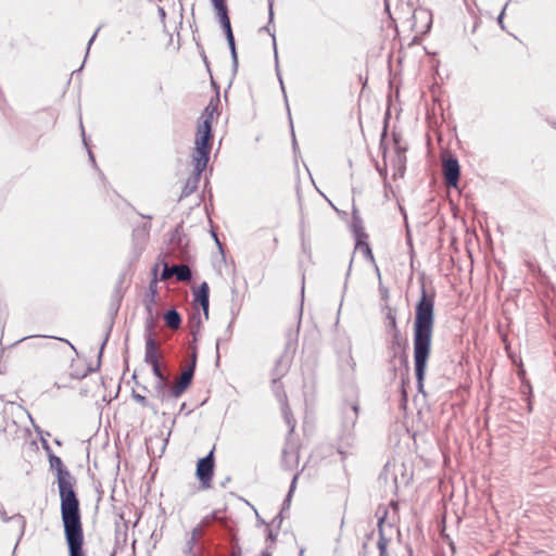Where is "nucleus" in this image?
Wrapping results in <instances>:
<instances>
[{
  "instance_id": "nucleus-1",
  "label": "nucleus",
  "mask_w": 556,
  "mask_h": 556,
  "mask_svg": "<svg viewBox=\"0 0 556 556\" xmlns=\"http://www.w3.org/2000/svg\"><path fill=\"white\" fill-rule=\"evenodd\" d=\"M434 326V299L421 289V298L416 305L414 323V362L417 388L422 392Z\"/></svg>"
},
{
  "instance_id": "nucleus-2",
  "label": "nucleus",
  "mask_w": 556,
  "mask_h": 556,
  "mask_svg": "<svg viewBox=\"0 0 556 556\" xmlns=\"http://www.w3.org/2000/svg\"><path fill=\"white\" fill-rule=\"evenodd\" d=\"M61 514L68 556H86L83 549L84 534L79 515V502L73 488V478L58 482Z\"/></svg>"
},
{
  "instance_id": "nucleus-3",
  "label": "nucleus",
  "mask_w": 556,
  "mask_h": 556,
  "mask_svg": "<svg viewBox=\"0 0 556 556\" xmlns=\"http://www.w3.org/2000/svg\"><path fill=\"white\" fill-rule=\"evenodd\" d=\"M215 108L211 104L207 105L201 115V122L198 126L195 137V148L193 152V165L198 172H203L206 168L210 154V140L212 138V122Z\"/></svg>"
},
{
  "instance_id": "nucleus-4",
  "label": "nucleus",
  "mask_w": 556,
  "mask_h": 556,
  "mask_svg": "<svg viewBox=\"0 0 556 556\" xmlns=\"http://www.w3.org/2000/svg\"><path fill=\"white\" fill-rule=\"evenodd\" d=\"M358 419V405L357 403L344 404L342 408V434L341 438L346 439V444H350L353 430Z\"/></svg>"
},
{
  "instance_id": "nucleus-5",
  "label": "nucleus",
  "mask_w": 556,
  "mask_h": 556,
  "mask_svg": "<svg viewBox=\"0 0 556 556\" xmlns=\"http://www.w3.org/2000/svg\"><path fill=\"white\" fill-rule=\"evenodd\" d=\"M271 389H273V392H274L277 401L280 403L283 418H285L287 425L290 427V431H293V429L295 427V420L292 417L291 409L288 405L287 394H286L282 383H280V380L271 379Z\"/></svg>"
},
{
  "instance_id": "nucleus-6",
  "label": "nucleus",
  "mask_w": 556,
  "mask_h": 556,
  "mask_svg": "<svg viewBox=\"0 0 556 556\" xmlns=\"http://www.w3.org/2000/svg\"><path fill=\"white\" fill-rule=\"evenodd\" d=\"M214 472V457L211 451L205 457L201 458L197 465V477L201 482L203 489L211 486V481Z\"/></svg>"
},
{
  "instance_id": "nucleus-7",
  "label": "nucleus",
  "mask_w": 556,
  "mask_h": 556,
  "mask_svg": "<svg viewBox=\"0 0 556 556\" xmlns=\"http://www.w3.org/2000/svg\"><path fill=\"white\" fill-rule=\"evenodd\" d=\"M445 181L450 187H457L460 174V166L455 157H448L443 163Z\"/></svg>"
},
{
  "instance_id": "nucleus-8",
  "label": "nucleus",
  "mask_w": 556,
  "mask_h": 556,
  "mask_svg": "<svg viewBox=\"0 0 556 556\" xmlns=\"http://www.w3.org/2000/svg\"><path fill=\"white\" fill-rule=\"evenodd\" d=\"M194 374V363L182 371L179 380L172 387L173 400L178 399L190 386Z\"/></svg>"
},
{
  "instance_id": "nucleus-9",
  "label": "nucleus",
  "mask_w": 556,
  "mask_h": 556,
  "mask_svg": "<svg viewBox=\"0 0 556 556\" xmlns=\"http://www.w3.org/2000/svg\"><path fill=\"white\" fill-rule=\"evenodd\" d=\"M176 276L178 281H188L191 279V270L188 265L180 264V265H173L168 267L167 265L164 266V269L162 271V279H168L173 276Z\"/></svg>"
},
{
  "instance_id": "nucleus-10",
  "label": "nucleus",
  "mask_w": 556,
  "mask_h": 556,
  "mask_svg": "<svg viewBox=\"0 0 556 556\" xmlns=\"http://www.w3.org/2000/svg\"><path fill=\"white\" fill-rule=\"evenodd\" d=\"M291 355L288 353V351H285L276 361L275 366L271 369V379L281 380V378H283L288 374L291 366Z\"/></svg>"
},
{
  "instance_id": "nucleus-11",
  "label": "nucleus",
  "mask_w": 556,
  "mask_h": 556,
  "mask_svg": "<svg viewBox=\"0 0 556 556\" xmlns=\"http://www.w3.org/2000/svg\"><path fill=\"white\" fill-rule=\"evenodd\" d=\"M172 387L168 383V379L156 380L153 386V396L160 400L162 403L168 402L173 399Z\"/></svg>"
},
{
  "instance_id": "nucleus-12",
  "label": "nucleus",
  "mask_w": 556,
  "mask_h": 556,
  "mask_svg": "<svg viewBox=\"0 0 556 556\" xmlns=\"http://www.w3.org/2000/svg\"><path fill=\"white\" fill-rule=\"evenodd\" d=\"M208 292H210L208 285L205 281H203L194 294V301L198 302L200 304V306L202 307L206 319L208 318V305H210Z\"/></svg>"
},
{
  "instance_id": "nucleus-13",
  "label": "nucleus",
  "mask_w": 556,
  "mask_h": 556,
  "mask_svg": "<svg viewBox=\"0 0 556 556\" xmlns=\"http://www.w3.org/2000/svg\"><path fill=\"white\" fill-rule=\"evenodd\" d=\"M144 362L148 365L159 363V355L156 350V343L152 338V334L149 333L146 339V353H144Z\"/></svg>"
},
{
  "instance_id": "nucleus-14",
  "label": "nucleus",
  "mask_w": 556,
  "mask_h": 556,
  "mask_svg": "<svg viewBox=\"0 0 556 556\" xmlns=\"http://www.w3.org/2000/svg\"><path fill=\"white\" fill-rule=\"evenodd\" d=\"M386 520V515L380 517L378 520V529H379V540L377 542V547L379 549V556H390L388 552V539L383 532V523Z\"/></svg>"
},
{
  "instance_id": "nucleus-15",
  "label": "nucleus",
  "mask_w": 556,
  "mask_h": 556,
  "mask_svg": "<svg viewBox=\"0 0 556 556\" xmlns=\"http://www.w3.org/2000/svg\"><path fill=\"white\" fill-rule=\"evenodd\" d=\"M50 465L52 468H54L56 470L58 482L61 481V479L68 480V479L73 478L71 472L64 467L60 457L51 456Z\"/></svg>"
},
{
  "instance_id": "nucleus-16",
  "label": "nucleus",
  "mask_w": 556,
  "mask_h": 556,
  "mask_svg": "<svg viewBox=\"0 0 556 556\" xmlns=\"http://www.w3.org/2000/svg\"><path fill=\"white\" fill-rule=\"evenodd\" d=\"M201 174L202 172H198V168L194 167V173L187 179L182 188L181 197L190 195L198 188Z\"/></svg>"
},
{
  "instance_id": "nucleus-17",
  "label": "nucleus",
  "mask_w": 556,
  "mask_h": 556,
  "mask_svg": "<svg viewBox=\"0 0 556 556\" xmlns=\"http://www.w3.org/2000/svg\"><path fill=\"white\" fill-rule=\"evenodd\" d=\"M0 518L3 522H9V521L14 522L17 526V529L20 531V536H22L24 534L26 521L22 515L17 514L12 517H8L5 510L2 507H0Z\"/></svg>"
},
{
  "instance_id": "nucleus-18",
  "label": "nucleus",
  "mask_w": 556,
  "mask_h": 556,
  "mask_svg": "<svg viewBox=\"0 0 556 556\" xmlns=\"http://www.w3.org/2000/svg\"><path fill=\"white\" fill-rule=\"evenodd\" d=\"M386 329L389 333L394 332V334H397V324H396V314L391 307H387V314H386Z\"/></svg>"
},
{
  "instance_id": "nucleus-19",
  "label": "nucleus",
  "mask_w": 556,
  "mask_h": 556,
  "mask_svg": "<svg viewBox=\"0 0 556 556\" xmlns=\"http://www.w3.org/2000/svg\"><path fill=\"white\" fill-rule=\"evenodd\" d=\"M355 250L362 253L366 258H368L371 263L375 264V258L369 244L366 242V239H361L359 235L357 242L355 244Z\"/></svg>"
},
{
  "instance_id": "nucleus-20",
  "label": "nucleus",
  "mask_w": 556,
  "mask_h": 556,
  "mask_svg": "<svg viewBox=\"0 0 556 556\" xmlns=\"http://www.w3.org/2000/svg\"><path fill=\"white\" fill-rule=\"evenodd\" d=\"M164 319H165L166 326L172 329H177L181 323L180 315L176 309H169L164 315Z\"/></svg>"
},
{
  "instance_id": "nucleus-21",
  "label": "nucleus",
  "mask_w": 556,
  "mask_h": 556,
  "mask_svg": "<svg viewBox=\"0 0 556 556\" xmlns=\"http://www.w3.org/2000/svg\"><path fill=\"white\" fill-rule=\"evenodd\" d=\"M219 22H220V25H222L225 34H226L228 43H232V40H235V38H233V34H232L228 14L219 16Z\"/></svg>"
},
{
  "instance_id": "nucleus-22",
  "label": "nucleus",
  "mask_w": 556,
  "mask_h": 556,
  "mask_svg": "<svg viewBox=\"0 0 556 556\" xmlns=\"http://www.w3.org/2000/svg\"><path fill=\"white\" fill-rule=\"evenodd\" d=\"M414 18L415 20H425L427 22L426 24V30H429L430 29V26H431V23H432V17H431V13L428 11V10H425V9H417L415 10L414 12Z\"/></svg>"
},
{
  "instance_id": "nucleus-23",
  "label": "nucleus",
  "mask_w": 556,
  "mask_h": 556,
  "mask_svg": "<svg viewBox=\"0 0 556 556\" xmlns=\"http://www.w3.org/2000/svg\"><path fill=\"white\" fill-rule=\"evenodd\" d=\"M296 480H298V475H294L293 478H292V481H291V484H290V489H289V492L283 501V504H282V509H287L289 506H290V502H291V498H292V494L295 490V486H296Z\"/></svg>"
},
{
  "instance_id": "nucleus-24",
  "label": "nucleus",
  "mask_w": 556,
  "mask_h": 556,
  "mask_svg": "<svg viewBox=\"0 0 556 556\" xmlns=\"http://www.w3.org/2000/svg\"><path fill=\"white\" fill-rule=\"evenodd\" d=\"M353 227L356 240L358 239V235L361 236V239H367V235L364 232V229L361 226V220L355 215L353 216Z\"/></svg>"
},
{
  "instance_id": "nucleus-25",
  "label": "nucleus",
  "mask_w": 556,
  "mask_h": 556,
  "mask_svg": "<svg viewBox=\"0 0 556 556\" xmlns=\"http://www.w3.org/2000/svg\"><path fill=\"white\" fill-rule=\"evenodd\" d=\"M212 3L218 14V16L228 14L227 5L225 0H212Z\"/></svg>"
},
{
  "instance_id": "nucleus-26",
  "label": "nucleus",
  "mask_w": 556,
  "mask_h": 556,
  "mask_svg": "<svg viewBox=\"0 0 556 556\" xmlns=\"http://www.w3.org/2000/svg\"><path fill=\"white\" fill-rule=\"evenodd\" d=\"M131 397H132L137 403H139L141 406H143V407H148V406H150V404H149V402H148V400H147V397H146L144 395H141V394H139V393H137V392L132 391V393H131Z\"/></svg>"
},
{
  "instance_id": "nucleus-27",
  "label": "nucleus",
  "mask_w": 556,
  "mask_h": 556,
  "mask_svg": "<svg viewBox=\"0 0 556 556\" xmlns=\"http://www.w3.org/2000/svg\"><path fill=\"white\" fill-rule=\"evenodd\" d=\"M152 367L153 375L155 376L156 380H162L164 378H167L160 368L159 363L150 365Z\"/></svg>"
},
{
  "instance_id": "nucleus-28",
  "label": "nucleus",
  "mask_w": 556,
  "mask_h": 556,
  "mask_svg": "<svg viewBox=\"0 0 556 556\" xmlns=\"http://www.w3.org/2000/svg\"><path fill=\"white\" fill-rule=\"evenodd\" d=\"M228 45H229L230 52H231L233 67L237 68V66H238V56H237L235 40H232V43H228Z\"/></svg>"
},
{
  "instance_id": "nucleus-29",
  "label": "nucleus",
  "mask_w": 556,
  "mask_h": 556,
  "mask_svg": "<svg viewBox=\"0 0 556 556\" xmlns=\"http://www.w3.org/2000/svg\"><path fill=\"white\" fill-rule=\"evenodd\" d=\"M507 5H508V2H506V3H505V5H504L503 10L501 11V13H500V15H498V17H497V23H498V25H500V27H501L502 29H504V28H505L503 20H504L505 10H506Z\"/></svg>"
},
{
  "instance_id": "nucleus-30",
  "label": "nucleus",
  "mask_w": 556,
  "mask_h": 556,
  "mask_svg": "<svg viewBox=\"0 0 556 556\" xmlns=\"http://www.w3.org/2000/svg\"><path fill=\"white\" fill-rule=\"evenodd\" d=\"M390 334L392 337L393 344L400 346L401 345V341H402L401 331L397 330L396 337H395L394 332H391Z\"/></svg>"
},
{
  "instance_id": "nucleus-31",
  "label": "nucleus",
  "mask_w": 556,
  "mask_h": 556,
  "mask_svg": "<svg viewBox=\"0 0 556 556\" xmlns=\"http://www.w3.org/2000/svg\"><path fill=\"white\" fill-rule=\"evenodd\" d=\"M289 457H290V458H292V459H293V460H295V462H296V459H298V457H296V455H295L294 453H289V452L285 451V452H283V459H285V462H287V459H288Z\"/></svg>"
},
{
  "instance_id": "nucleus-32",
  "label": "nucleus",
  "mask_w": 556,
  "mask_h": 556,
  "mask_svg": "<svg viewBox=\"0 0 556 556\" xmlns=\"http://www.w3.org/2000/svg\"><path fill=\"white\" fill-rule=\"evenodd\" d=\"M100 28H97V30L94 31V34L92 35V37L90 38V40L88 41V47H87V53L86 55L89 53V50H90V46L92 45V42L94 41L97 35H98V31H99Z\"/></svg>"
},
{
  "instance_id": "nucleus-33",
  "label": "nucleus",
  "mask_w": 556,
  "mask_h": 556,
  "mask_svg": "<svg viewBox=\"0 0 556 556\" xmlns=\"http://www.w3.org/2000/svg\"><path fill=\"white\" fill-rule=\"evenodd\" d=\"M271 37H273V41H274V51H275V59H276V70L278 71V52H277V49H276V39H275V35L271 34Z\"/></svg>"
},
{
  "instance_id": "nucleus-34",
  "label": "nucleus",
  "mask_w": 556,
  "mask_h": 556,
  "mask_svg": "<svg viewBox=\"0 0 556 556\" xmlns=\"http://www.w3.org/2000/svg\"><path fill=\"white\" fill-rule=\"evenodd\" d=\"M197 533H198V529H194L193 532H192V536L189 541V545H192L194 544L195 540H197Z\"/></svg>"
},
{
  "instance_id": "nucleus-35",
  "label": "nucleus",
  "mask_w": 556,
  "mask_h": 556,
  "mask_svg": "<svg viewBox=\"0 0 556 556\" xmlns=\"http://www.w3.org/2000/svg\"><path fill=\"white\" fill-rule=\"evenodd\" d=\"M278 78H279V83H280V86H281V89H282V92H283L285 99L287 100V96H286V90H285L283 81H282V78H281V76H280V74H279V73H278Z\"/></svg>"
},
{
  "instance_id": "nucleus-36",
  "label": "nucleus",
  "mask_w": 556,
  "mask_h": 556,
  "mask_svg": "<svg viewBox=\"0 0 556 556\" xmlns=\"http://www.w3.org/2000/svg\"><path fill=\"white\" fill-rule=\"evenodd\" d=\"M108 338H109V331L106 332L105 338H104V340H103V342L101 344V350H100L99 356H101V354H102V351H103L104 345H105V343L108 341Z\"/></svg>"
},
{
  "instance_id": "nucleus-37",
  "label": "nucleus",
  "mask_w": 556,
  "mask_h": 556,
  "mask_svg": "<svg viewBox=\"0 0 556 556\" xmlns=\"http://www.w3.org/2000/svg\"><path fill=\"white\" fill-rule=\"evenodd\" d=\"M380 291H381L382 298H388L389 292H388V290H387V289H384V288H380Z\"/></svg>"
},
{
  "instance_id": "nucleus-38",
  "label": "nucleus",
  "mask_w": 556,
  "mask_h": 556,
  "mask_svg": "<svg viewBox=\"0 0 556 556\" xmlns=\"http://www.w3.org/2000/svg\"><path fill=\"white\" fill-rule=\"evenodd\" d=\"M88 154H89V157L92 162H94V157H93V154L90 150H88Z\"/></svg>"
},
{
  "instance_id": "nucleus-39",
  "label": "nucleus",
  "mask_w": 556,
  "mask_h": 556,
  "mask_svg": "<svg viewBox=\"0 0 556 556\" xmlns=\"http://www.w3.org/2000/svg\"><path fill=\"white\" fill-rule=\"evenodd\" d=\"M268 538H269L270 540H275V539H276V535H274V534H273V532H271V531H269Z\"/></svg>"
},
{
  "instance_id": "nucleus-40",
  "label": "nucleus",
  "mask_w": 556,
  "mask_h": 556,
  "mask_svg": "<svg viewBox=\"0 0 556 556\" xmlns=\"http://www.w3.org/2000/svg\"><path fill=\"white\" fill-rule=\"evenodd\" d=\"M213 236H214V238H215V240H216V243L220 247V242H219V240L217 239L216 235H215V233H213Z\"/></svg>"
},
{
  "instance_id": "nucleus-41",
  "label": "nucleus",
  "mask_w": 556,
  "mask_h": 556,
  "mask_svg": "<svg viewBox=\"0 0 556 556\" xmlns=\"http://www.w3.org/2000/svg\"><path fill=\"white\" fill-rule=\"evenodd\" d=\"M375 267H376V270H377L378 277L380 278L379 267H378L376 264H375Z\"/></svg>"
},
{
  "instance_id": "nucleus-42",
  "label": "nucleus",
  "mask_w": 556,
  "mask_h": 556,
  "mask_svg": "<svg viewBox=\"0 0 556 556\" xmlns=\"http://www.w3.org/2000/svg\"><path fill=\"white\" fill-rule=\"evenodd\" d=\"M269 18H270V21L273 20V10L271 9L269 10Z\"/></svg>"
},
{
  "instance_id": "nucleus-43",
  "label": "nucleus",
  "mask_w": 556,
  "mask_h": 556,
  "mask_svg": "<svg viewBox=\"0 0 556 556\" xmlns=\"http://www.w3.org/2000/svg\"><path fill=\"white\" fill-rule=\"evenodd\" d=\"M301 294H302V298H303L304 296V285L302 286Z\"/></svg>"
},
{
  "instance_id": "nucleus-44",
  "label": "nucleus",
  "mask_w": 556,
  "mask_h": 556,
  "mask_svg": "<svg viewBox=\"0 0 556 556\" xmlns=\"http://www.w3.org/2000/svg\"><path fill=\"white\" fill-rule=\"evenodd\" d=\"M339 454H341V455H342V458H344V457H345V454H344L341 450H339Z\"/></svg>"
},
{
  "instance_id": "nucleus-45",
  "label": "nucleus",
  "mask_w": 556,
  "mask_h": 556,
  "mask_svg": "<svg viewBox=\"0 0 556 556\" xmlns=\"http://www.w3.org/2000/svg\"><path fill=\"white\" fill-rule=\"evenodd\" d=\"M292 136H295V132L292 131ZM293 143L295 144V139L293 138Z\"/></svg>"
}]
</instances>
